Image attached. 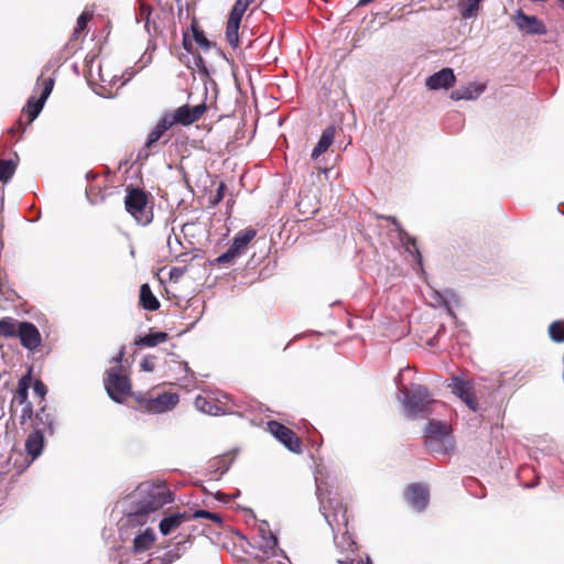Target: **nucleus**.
Masks as SVG:
<instances>
[{
	"instance_id": "f257e3e1",
	"label": "nucleus",
	"mask_w": 564,
	"mask_h": 564,
	"mask_svg": "<svg viewBox=\"0 0 564 564\" xmlns=\"http://www.w3.org/2000/svg\"><path fill=\"white\" fill-rule=\"evenodd\" d=\"M207 111V106L205 102H202L196 106L183 105L176 109L165 111L162 117L159 119L154 128L148 134L147 141L144 143V148L147 150H152L155 143L167 132L173 129L175 126H191L198 120Z\"/></svg>"
},
{
	"instance_id": "f03ea898",
	"label": "nucleus",
	"mask_w": 564,
	"mask_h": 564,
	"mask_svg": "<svg viewBox=\"0 0 564 564\" xmlns=\"http://www.w3.org/2000/svg\"><path fill=\"white\" fill-rule=\"evenodd\" d=\"M321 510L334 533L344 528L340 536L334 534L335 545L340 549L343 555L354 554L356 542L348 531L347 507L338 497H328L321 499Z\"/></svg>"
},
{
	"instance_id": "7ed1b4c3",
	"label": "nucleus",
	"mask_w": 564,
	"mask_h": 564,
	"mask_svg": "<svg viewBox=\"0 0 564 564\" xmlns=\"http://www.w3.org/2000/svg\"><path fill=\"white\" fill-rule=\"evenodd\" d=\"M126 348L121 347L117 356L111 361L115 366L110 367L104 379L105 389L108 395L117 403H122L128 395L132 397L131 381L122 366Z\"/></svg>"
},
{
	"instance_id": "20e7f679",
	"label": "nucleus",
	"mask_w": 564,
	"mask_h": 564,
	"mask_svg": "<svg viewBox=\"0 0 564 564\" xmlns=\"http://www.w3.org/2000/svg\"><path fill=\"white\" fill-rule=\"evenodd\" d=\"M150 194L139 187H127L124 208L141 226H148L153 221V203Z\"/></svg>"
},
{
	"instance_id": "39448f33",
	"label": "nucleus",
	"mask_w": 564,
	"mask_h": 564,
	"mask_svg": "<svg viewBox=\"0 0 564 564\" xmlns=\"http://www.w3.org/2000/svg\"><path fill=\"white\" fill-rule=\"evenodd\" d=\"M132 398L135 401V409L139 411L160 414L172 410L180 401V397L174 392L156 393L155 391L134 392Z\"/></svg>"
},
{
	"instance_id": "423d86ee",
	"label": "nucleus",
	"mask_w": 564,
	"mask_h": 564,
	"mask_svg": "<svg viewBox=\"0 0 564 564\" xmlns=\"http://www.w3.org/2000/svg\"><path fill=\"white\" fill-rule=\"evenodd\" d=\"M141 499L138 502L137 514L144 516L156 511L173 501L171 491L164 485H147L139 488Z\"/></svg>"
},
{
	"instance_id": "0eeeda50",
	"label": "nucleus",
	"mask_w": 564,
	"mask_h": 564,
	"mask_svg": "<svg viewBox=\"0 0 564 564\" xmlns=\"http://www.w3.org/2000/svg\"><path fill=\"white\" fill-rule=\"evenodd\" d=\"M54 84L55 80L52 77L40 76L37 78V86L42 88L41 96L36 100L34 97H31L28 100L17 122L18 129L24 130L25 127L31 124L33 120L39 116L44 107L46 99L53 90Z\"/></svg>"
},
{
	"instance_id": "6e6552de",
	"label": "nucleus",
	"mask_w": 564,
	"mask_h": 564,
	"mask_svg": "<svg viewBox=\"0 0 564 564\" xmlns=\"http://www.w3.org/2000/svg\"><path fill=\"white\" fill-rule=\"evenodd\" d=\"M404 409L409 416L415 417L419 414H429L432 412L431 405L434 400L431 398L426 387L416 384L411 389L403 388Z\"/></svg>"
},
{
	"instance_id": "1a4fd4ad",
	"label": "nucleus",
	"mask_w": 564,
	"mask_h": 564,
	"mask_svg": "<svg viewBox=\"0 0 564 564\" xmlns=\"http://www.w3.org/2000/svg\"><path fill=\"white\" fill-rule=\"evenodd\" d=\"M449 426L442 421L431 420L425 427V446L433 452H447L454 443Z\"/></svg>"
},
{
	"instance_id": "9d476101",
	"label": "nucleus",
	"mask_w": 564,
	"mask_h": 564,
	"mask_svg": "<svg viewBox=\"0 0 564 564\" xmlns=\"http://www.w3.org/2000/svg\"><path fill=\"white\" fill-rule=\"evenodd\" d=\"M257 236V230L253 228H247L241 232H238L237 236L234 238L232 243L228 248L226 252L220 254L216 262L218 264H231L234 263L239 257H241L249 243L254 239Z\"/></svg>"
},
{
	"instance_id": "9b49d317",
	"label": "nucleus",
	"mask_w": 564,
	"mask_h": 564,
	"mask_svg": "<svg viewBox=\"0 0 564 564\" xmlns=\"http://www.w3.org/2000/svg\"><path fill=\"white\" fill-rule=\"evenodd\" d=\"M451 391L459 398L469 410L477 412L479 409L477 398L474 391V383L470 380H465L460 377L454 376L448 383Z\"/></svg>"
},
{
	"instance_id": "f8f14e48",
	"label": "nucleus",
	"mask_w": 564,
	"mask_h": 564,
	"mask_svg": "<svg viewBox=\"0 0 564 564\" xmlns=\"http://www.w3.org/2000/svg\"><path fill=\"white\" fill-rule=\"evenodd\" d=\"M268 425L269 431L272 433V435L279 442H281L290 452L294 454L302 453V441L300 440V437H297L293 430L278 421H271L269 422Z\"/></svg>"
},
{
	"instance_id": "ddd939ff",
	"label": "nucleus",
	"mask_w": 564,
	"mask_h": 564,
	"mask_svg": "<svg viewBox=\"0 0 564 564\" xmlns=\"http://www.w3.org/2000/svg\"><path fill=\"white\" fill-rule=\"evenodd\" d=\"M406 502L417 511H423L430 501V490L424 484H410L404 490Z\"/></svg>"
},
{
	"instance_id": "4468645a",
	"label": "nucleus",
	"mask_w": 564,
	"mask_h": 564,
	"mask_svg": "<svg viewBox=\"0 0 564 564\" xmlns=\"http://www.w3.org/2000/svg\"><path fill=\"white\" fill-rule=\"evenodd\" d=\"M21 345L31 351L36 350L42 343L41 334L37 327L30 322H21L18 335Z\"/></svg>"
},
{
	"instance_id": "2eb2a0df",
	"label": "nucleus",
	"mask_w": 564,
	"mask_h": 564,
	"mask_svg": "<svg viewBox=\"0 0 564 564\" xmlns=\"http://www.w3.org/2000/svg\"><path fill=\"white\" fill-rule=\"evenodd\" d=\"M514 23L520 31L527 34H544L546 32L544 23L534 15H527L522 10H518L513 17Z\"/></svg>"
},
{
	"instance_id": "dca6fc26",
	"label": "nucleus",
	"mask_w": 564,
	"mask_h": 564,
	"mask_svg": "<svg viewBox=\"0 0 564 564\" xmlns=\"http://www.w3.org/2000/svg\"><path fill=\"white\" fill-rule=\"evenodd\" d=\"M456 77L452 68L445 67L431 75L426 79V86L431 90L447 89L455 84Z\"/></svg>"
},
{
	"instance_id": "f3484780",
	"label": "nucleus",
	"mask_w": 564,
	"mask_h": 564,
	"mask_svg": "<svg viewBox=\"0 0 564 564\" xmlns=\"http://www.w3.org/2000/svg\"><path fill=\"white\" fill-rule=\"evenodd\" d=\"M24 447L28 456L31 457V460L36 459L42 454L44 447L43 430L37 429L36 425L35 430L26 437Z\"/></svg>"
},
{
	"instance_id": "a211bd4d",
	"label": "nucleus",
	"mask_w": 564,
	"mask_h": 564,
	"mask_svg": "<svg viewBox=\"0 0 564 564\" xmlns=\"http://www.w3.org/2000/svg\"><path fill=\"white\" fill-rule=\"evenodd\" d=\"M31 381H32V377H31V369L28 371V373H25L24 376H22L18 382V388L15 390V393L11 400V403H10V413L11 415H13V405L15 403L22 405V404H26V403H30L28 401V398H29V389H30V386H31Z\"/></svg>"
},
{
	"instance_id": "6ab92c4d",
	"label": "nucleus",
	"mask_w": 564,
	"mask_h": 564,
	"mask_svg": "<svg viewBox=\"0 0 564 564\" xmlns=\"http://www.w3.org/2000/svg\"><path fill=\"white\" fill-rule=\"evenodd\" d=\"M187 521H191V517L187 514V511L172 513L161 520L159 529L163 535H167Z\"/></svg>"
},
{
	"instance_id": "aec40b11",
	"label": "nucleus",
	"mask_w": 564,
	"mask_h": 564,
	"mask_svg": "<svg viewBox=\"0 0 564 564\" xmlns=\"http://www.w3.org/2000/svg\"><path fill=\"white\" fill-rule=\"evenodd\" d=\"M335 132L336 129L334 126H329L323 131L316 147L312 151V159L316 160L319 155L328 150V148L334 142Z\"/></svg>"
},
{
	"instance_id": "412c9836",
	"label": "nucleus",
	"mask_w": 564,
	"mask_h": 564,
	"mask_svg": "<svg viewBox=\"0 0 564 564\" xmlns=\"http://www.w3.org/2000/svg\"><path fill=\"white\" fill-rule=\"evenodd\" d=\"M195 408L206 414L219 415L224 413L221 405L214 399L204 395H197L194 401Z\"/></svg>"
},
{
	"instance_id": "4be33fe9",
	"label": "nucleus",
	"mask_w": 564,
	"mask_h": 564,
	"mask_svg": "<svg viewBox=\"0 0 564 564\" xmlns=\"http://www.w3.org/2000/svg\"><path fill=\"white\" fill-rule=\"evenodd\" d=\"M399 239L405 251L414 256L416 263L422 267V254L419 250L416 239L412 237L404 228H400Z\"/></svg>"
},
{
	"instance_id": "5701e85b",
	"label": "nucleus",
	"mask_w": 564,
	"mask_h": 564,
	"mask_svg": "<svg viewBox=\"0 0 564 564\" xmlns=\"http://www.w3.org/2000/svg\"><path fill=\"white\" fill-rule=\"evenodd\" d=\"M139 303L147 311H156L160 307V301L153 294L150 285L144 283L140 286Z\"/></svg>"
},
{
	"instance_id": "b1692460",
	"label": "nucleus",
	"mask_w": 564,
	"mask_h": 564,
	"mask_svg": "<svg viewBox=\"0 0 564 564\" xmlns=\"http://www.w3.org/2000/svg\"><path fill=\"white\" fill-rule=\"evenodd\" d=\"M155 541V534L152 529H145L142 533L138 534L133 540V552L140 553L149 550Z\"/></svg>"
},
{
	"instance_id": "393cba45",
	"label": "nucleus",
	"mask_w": 564,
	"mask_h": 564,
	"mask_svg": "<svg viewBox=\"0 0 564 564\" xmlns=\"http://www.w3.org/2000/svg\"><path fill=\"white\" fill-rule=\"evenodd\" d=\"M484 89L485 87L482 85L469 84L466 87L453 90L451 94V98L453 100L474 99L478 97L484 91Z\"/></svg>"
},
{
	"instance_id": "a878e982",
	"label": "nucleus",
	"mask_w": 564,
	"mask_h": 564,
	"mask_svg": "<svg viewBox=\"0 0 564 564\" xmlns=\"http://www.w3.org/2000/svg\"><path fill=\"white\" fill-rule=\"evenodd\" d=\"M185 543L186 541L177 542L176 545L164 553L161 556H156L155 558L151 560V562H156L158 564H172L175 561L180 560L184 553L185 550Z\"/></svg>"
},
{
	"instance_id": "bb28decb",
	"label": "nucleus",
	"mask_w": 564,
	"mask_h": 564,
	"mask_svg": "<svg viewBox=\"0 0 564 564\" xmlns=\"http://www.w3.org/2000/svg\"><path fill=\"white\" fill-rule=\"evenodd\" d=\"M167 334L164 332L150 333L144 336H138L134 345L140 347H155L167 340Z\"/></svg>"
},
{
	"instance_id": "cd10ccee",
	"label": "nucleus",
	"mask_w": 564,
	"mask_h": 564,
	"mask_svg": "<svg viewBox=\"0 0 564 564\" xmlns=\"http://www.w3.org/2000/svg\"><path fill=\"white\" fill-rule=\"evenodd\" d=\"M20 323L13 317H3L0 319V337H18Z\"/></svg>"
},
{
	"instance_id": "c85d7f7f",
	"label": "nucleus",
	"mask_w": 564,
	"mask_h": 564,
	"mask_svg": "<svg viewBox=\"0 0 564 564\" xmlns=\"http://www.w3.org/2000/svg\"><path fill=\"white\" fill-rule=\"evenodd\" d=\"M36 425L37 429H42L43 432L48 430L50 433H53V419L51 414L46 412L45 406H42L34 415L32 427L35 430Z\"/></svg>"
},
{
	"instance_id": "c756f323",
	"label": "nucleus",
	"mask_w": 564,
	"mask_h": 564,
	"mask_svg": "<svg viewBox=\"0 0 564 564\" xmlns=\"http://www.w3.org/2000/svg\"><path fill=\"white\" fill-rule=\"evenodd\" d=\"M239 20H236V18H228L227 25H226V40L232 47H237L239 44V35L238 30L240 26Z\"/></svg>"
},
{
	"instance_id": "7c9ffc66",
	"label": "nucleus",
	"mask_w": 564,
	"mask_h": 564,
	"mask_svg": "<svg viewBox=\"0 0 564 564\" xmlns=\"http://www.w3.org/2000/svg\"><path fill=\"white\" fill-rule=\"evenodd\" d=\"M93 19V13L83 12L77 19V25L72 34L70 41H77L83 37L87 30L88 22Z\"/></svg>"
},
{
	"instance_id": "2f4dec72",
	"label": "nucleus",
	"mask_w": 564,
	"mask_h": 564,
	"mask_svg": "<svg viewBox=\"0 0 564 564\" xmlns=\"http://www.w3.org/2000/svg\"><path fill=\"white\" fill-rule=\"evenodd\" d=\"M17 163L12 160H0V181L8 182L14 174Z\"/></svg>"
},
{
	"instance_id": "473e14b6",
	"label": "nucleus",
	"mask_w": 564,
	"mask_h": 564,
	"mask_svg": "<svg viewBox=\"0 0 564 564\" xmlns=\"http://www.w3.org/2000/svg\"><path fill=\"white\" fill-rule=\"evenodd\" d=\"M192 32L195 42L204 50H209L212 46V43L206 37L203 30L199 29V26L196 24V22L192 23Z\"/></svg>"
},
{
	"instance_id": "72a5a7b5",
	"label": "nucleus",
	"mask_w": 564,
	"mask_h": 564,
	"mask_svg": "<svg viewBox=\"0 0 564 564\" xmlns=\"http://www.w3.org/2000/svg\"><path fill=\"white\" fill-rule=\"evenodd\" d=\"M550 337L556 343L564 341V322L556 321L549 326Z\"/></svg>"
},
{
	"instance_id": "f704fd0d",
	"label": "nucleus",
	"mask_w": 564,
	"mask_h": 564,
	"mask_svg": "<svg viewBox=\"0 0 564 564\" xmlns=\"http://www.w3.org/2000/svg\"><path fill=\"white\" fill-rule=\"evenodd\" d=\"M187 514L191 517V520L193 519H198V518H204V519H209L216 523H221L223 522V519L220 517V514L218 513H214V512H209L207 510H196L195 512H189L187 511Z\"/></svg>"
},
{
	"instance_id": "c9c22d12",
	"label": "nucleus",
	"mask_w": 564,
	"mask_h": 564,
	"mask_svg": "<svg viewBox=\"0 0 564 564\" xmlns=\"http://www.w3.org/2000/svg\"><path fill=\"white\" fill-rule=\"evenodd\" d=\"M479 1L466 0L460 3L462 17L465 19L471 18L475 12L479 9Z\"/></svg>"
},
{
	"instance_id": "e433bc0d",
	"label": "nucleus",
	"mask_w": 564,
	"mask_h": 564,
	"mask_svg": "<svg viewBox=\"0 0 564 564\" xmlns=\"http://www.w3.org/2000/svg\"><path fill=\"white\" fill-rule=\"evenodd\" d=\"M139 3V18L144 21L145 28H149L152 14V7L145 0H138Z\"/></svg>"
},
{
	"instance_id": "4c0bfd02",
	"label": "nucleus",
	"mask_w": 564,
	"mask_h": 564,
	"mask_svg": "<svg viewBox=\"0 0 564 564\" xmlns=\"http://www.w3.org/2000/svg\"><path fill=\"white\" fill-rule=\"evenodd\" d=\"M23 409L20 414V424L24 425L28 421H33V405L32 403L22 404Z\"/></svg>"
},
{
	"instance_id": "58836bf2",
	"label": "nucleus",
	"mask_w": 564,
	"mask_h": 564,
	"mask_svg": "<svg viewBox=\"0 0 564 564\" xmlns=\"http://www.w3.org/2000/svg\"><path fill=\"white\" fill-rule=\"evenodd\" d=\"M246 11H247V8H245V6L241 4L239 1H236L230 10L228 18H236V20L241 21Z\"/></svg>"
},
{
	"instance_id": "ea45409f",
	"label": "nucleus",
	"mask_w": 564,
	"mask_h": 564,
	"mask_svg": "<svg viewBox=\"0 0 564 564\" xmlns=\"http://www.w3.org/2000/svg\"><path fill=\"white\" fill-rule=\"evenodd\" d=\"M33 391L43 400L47 393V388L42 380L36 379L33 383Z\"/></svg>"
},
{
	"instance_id": "a19ab883",
	"label": "nucleus",
	"mask_w": 564,
	"mask_h": 564,
	"mask_svg": "<svg viewBox=\"0 0 564 564\" xmlns=\"http://www.w3.org/2000/svg\"><path fill=\"white\" fill-rule=\"evenodd\" d=\"M154 359L153 356L144 357L140 364L141 369L147 372L153 371L155 368Z\"/></svg>"
},
{
	"instance_id": "79ce46f5",
	"label": "nucleus",
	"mask_w": 564,
	"mask_h": 564,
	"mask_svg": "<svg viewBox=\"0 0 564 564\" xmlns=\"http://www.w3.org/2000/svg\"><path fill=\"white\" fill-rule=\"evenodd\" d=\"M381 218L390 221L395 227L398 236L400 235V228H403V227L395 216H381Z\"/></svg>"
},
{
	"instance_id": "37998d69",
	"label": "nucleus",
	"mask_w": 564,
	"mask_h": 564,
	"mask_svg": "<svg viewBox=\"0 0 564 564\" xmlns=\"http://www.w3.org/2000/svg\"><path fill=\"white\" fill-rule=\"evenodd\" d=\"M352 554H346L343 555V557L337 558L338 564H355L354 560L351 558Z\"/></svg>"
},
{
	"instance_id": "c03bdc74",
	"label": "nucleus",
	"mask_w": 564,
	"mask_h": 564,
	"mask_svg": "<svg viewBox=\"0 0 564 564\" xmlns=\"http://www.w3.org/2000/svg\"><path fill=\"white\" fill-rule=\"evenodd\" d=\"M224 189H225V184L221 183L217 189V195H216V199L215 202L218 203L223 199L224 197Z\"/></svg>"
},
{
	"instance_id": "a18cd8bd",
	"label": "nucleus",
	"mask_w": 564,
	"mask_h": 564,
	"mask_svg": "<svg viewBox=\"0 0 564 564\" xmlns=\"http://www.w3.org/2000/svg\"><path fill=\"white\" fill-rule=\"evenodd\" d=\"M183 46L187 52L192 51V42L186 36L183 39Z\"/></svg>"
},
{
	"instance_id": "49530a36",
	"label": "nucleus",
	"mask_w": 564,
	"mask_h": 564,
	"mask_svg": "<svg viewBox=\"0 0 564 564\" xmlns=\"http://www.w3.org/2000/svg\"><path fill=\"white\" fill-rule=\"evenodd\" d=\"M184 270L180 268H173L171 271V276H181L183 274Z\"/></svg>"
},
{
	"instance_id": "de8ad7c7",
	"label": "nucleus",
	"mask_w": 564,
	"mask_h": 564,
	"mask_svg": "<svg viewBox=\"0 0 564 564\" xmlns=\"http://www.w3.org/2000/svg\"><path fill=\"white\" fill-rule=\"evenodd\" d=\"M373 1L375 0H359L357 6L358 7H365V6H367V4H369V3L373 2Z\"/></svg>"
},
{
	"instance_id": "09e8293b",
	"label": "nucleus",
	"mask_w": 564,
	"mask_h": 564,
	"mask_svg": "<svg viewBox=\"0 0 564 564\" xmlns=\"http://www.w3.org/2000/svg\"><path fill=\"white\" fill-rule=\"evenodd\" d=\"M362 564H372L371 560L369 557L366 558V561Z\"/></svg>"
},
{
	"instance_id": "8fccbe9b",
	"label": "nucleus",
	"mask_w": 564,
	"mask_h": 564,
	"mask_svg": "<svg viewBox=\"0 0 564 564\" xmlns=\"http://www.w3.org/2000/svg\"><path fill=\"white\" fill-rule=\"evenodd\" d=\"M558 2L561 3V7L563 8L564 10V0H558Z\"/></svg>"
},
{
	"instance_id": "3c124183",
	"label": "nucleus",
	"mask_w": 564,
	"mask_h": 564,
	"mask_svg": "<svg viewBox=\"0 0 564 564\" xmlns=\"http://www.w3.org/2000/svg\"><path fill=\"white\" fill-rule=\"evenodd\" d=\"M362 563H364V561L360 560V561L356 562L355 564H362Z\"/></svg>"
}]
</instances>
